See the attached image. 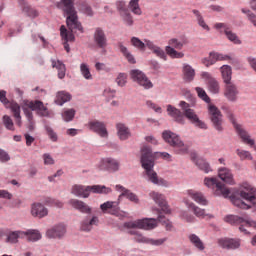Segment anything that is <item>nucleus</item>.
Wrapping results in <instances>:
<instances>
[{
	"instance_id": "nucleus-37",
	"label": "nucleus",
	"mask_w": 256,
	"mask_h": 256,
	"mask_svg": "<svg viewBox=\"0 0 256 256\" xmlns=\"http://www.w3.org/2000/svg\"><path fill=\"white\" fill-rule=\"evenodd\" d=\"M183 75H184V80L187 83H191L193 79H195V69L191 67L189 64H184L183 65Z\"/></svg>"
},
{
	"instance_id": "nucleus-13",
	"label": "nucleus",
	"mask_w": 256,
	"mask_h": 256,
	"mask_svg": "<svg viewBox=\"0 0 256 256\" xmlns=\"http://www.w3.org/2000/svg\"><path fill=\"white\" fill-rule=\"evenodd\" d=\"M216 61H231V63H237V59L217 52H211L208 58L202 60V63L205 67H211V65H215Z\"/></svg>"
},
{
	"instance_id": "nucleus-12",
	"label": "nucleus",
	"mask_w": 256,
	"mask_h": 256,
	"mask_svg": "<svg viewBox=\"0 0 256 256\" xmlns=\"http://www.w3.org/2000/svg\"><path fill=\"white\" fill-rule=\"evenodd\" d=\"M214 29H216V31H219V33H224L228 41L234 43V45H241V39H239V36H237V34L233 32V30H231V25L219 22L214 24Z\"/></svg>"
},
{
	"instance_id": "nucleus-47",
	"label": "nucleus",
	"mask_w": 256,
	"mask_h": 256,
	"mask_svg": "<svg viewBox=\"0 0 256 256\" xmlns=\"http://www.w3.org/2000/svg\"><path fill=\"white\" fill-rule=\"evenodd\" d=\"M130 43L132 47H135V49H138L139 51H145V48L147 47V43H144L138 37H132Z\"/></svg>"
},
{
	"instance_id": "nucleus-55",
	"label": "nucleus",
	"mask_w": 256,
	"mask_h": 256,
	"mask_svg": "<svg viewBox=\"0 0 256 256\" xmlns=\"http://www.w3.org/2000/svg\"><path fill=\"white\" fill-rule=\"evenodd\" d=\"M62 118H63L67 123H69V121H71L72 119L75 118V109H68V110H65V111L62 113Z\"/></svg>"
},
{
	"instance_id": "nucleus-30",
	"label": "nucleus",
	"mask_w": 256,
	"mask_h": 256,
	"mask_svg": "<svg viewBox=\"0 0 256 256\" xmlns=\"http://www.w3.org/2000/svg\"><path fill=\"white\" fill-rule=\"evenodd\" d=\"M68 203L69 205H71V207H73L77 211H80V213H91V207H89V205H87L85 202L81 200L71 199Z\"/></svg>"
},
{
	"instance_id": "nucleus-62",
	"label": "nucleus",
	"mask_w": 256,
	"mask_h": 256,
	"mask_svg": "<svg viewBox=\"0 0 256 256\" xmlns=\"http://www.w3.org/2000/svg\"><path fill=\"white\" fill-rule=\"evenodd\" d=\"M44 159V165H55V159L51 156V154H44L43 155Z\"/></svg>"
},
{
	"instance_id": "nucleus-52",
	"label": "nucleus",
	"mask_w": 256,
	"mask_h": 256,
	"mask_svg": "<svg viewBox=\"0 0 256 256\" xmlns=\"http://www.w3.org/2000/svg\"><path fill=\"white\" fill-rule=\"evenodd\" d=\"M128 75L127 73H119L116 77V83L118 87H125L127 85Z\"/></svg>"
},
{
	"instance_id": "nucleus-34",
	"label": "nucleus",
	"mask_w": 256,
	"mask_h": 256,
	"mask_svg": "<svg viewBox=\"0 0 256 256\" xmlns=\"http://www.w3.org/2000/svg\"><path fill=\"white\" fill-rule=\"evenodd\" d=\"M99 225V217L92 216L91 218H86L81 223V230L82 231H91L93 226Z\"/></svg>"
},
{
	"instance_id": "nucleus-17",
	"label": "nucleus",
	"mask_w": 256,
	"mask_h": 256,
	"mask_svg": "<svg viewBox=\"0 0 256 256\" xmlns=\"http://www.w3.org/2000/svg\"><path fill=\"white\" fill-rule=\"evenodd\" d=\"M6 237V243H17L19 239L25 237V231L0 230V239Z\"/></svg>"
},
{
	"instance_id": "nucleus-11",
	"label": "nucleus",
	"mask_w": 256,
	"mask_h": 256,
	"mask_svg": "<svg viewBox=\"0 0 256 256\" xmlns=\"http://www.w3.org/2000/svg\"><path fill=\"white\" fill-rule=\"evenodd\" d=\"M208 111L214 129H216L218 133H223V115L221 114V110H219L217 106L209 104Z\"/></svg>"
},
{
	"instance_id": "nucleus-42",
	"label": "nucleus",
	"mask_w": 256,
	"mask_h": 256,
	"mask_svg": "<svg viewBox=\"0 0 256 256\" xmlns=\"http://www.w3.org/2000/svg\"><path fill=\"white\" fill-rule=\"evenodd\" d=\"M10 109L16 119V125L21 127V106H19L17 103H12Z\"/></svg>"
},
{
	"instance_id": "nucleus-54",
	"label": "nucleus",
	"mask_w": 256,
	"mask_h": 256,
	"mask_svg": "<svg viewBox=\"0 0 256 256\" xmlns=\"http://www.w3.org/2000/svg\"><path fill=\"white\" fill-rule=\"evenodd\" d=\"M3 123L6 129H8L9 131H15V125L13 124V119H11V117L4 115Z\"/></svg>"
},
{
	"instance_id": "nucleus-14",
	"label": "nucleus",
	"mask_w": 256,
	"mask_h": 256,
	"mask_svg": "<svg viewBox=\"0 0 256 256\" xmlns=\"http://www.w3.org/2000/svg\"><path fill=\"white\" fill-rule=\"evenodd\" d=\"M130 77L135 82L138 83L141 87H144V89H151L153 87V83L143 72L140 70H132L130 71Z\"/></svg>"
},
{
	"instance_id": "nucleus-20",
	"label": "nucleus",
	"mask_w": 256,
	"mask_h": 256,
	"mask_svg": "<svg viewBox=\"0 0 256 256\" xmlns=\"http://www.w3.org/2000/svg\"><path fill=\"white\" fill-rule=\"evenodd\" d=\"M70 31V32H69ZM67 31V28L65 26H61L60 28V35L62 39L65 41L64 42V49L69 53L70 48H69V41H75V35H73V31H79V28H74V29H69Z\"/></svg>"
},
{
	"instance_id": "nucleus-43",
	"label": "nucleus",
	"mask_w": 256,
	"mask_h": 256,
	"mask_svg": "<svg viewBox=\"0 0 256 256\" xmlns=\"http://www.w3.org/2000/svg\"><path fill=\"white\" fill-rule=\"evenodd\" d=\"M80 73L86 81H93V74H91V69H89V65L86 63L80 64Z\"/></svg>"
},
{
	"instance_id": "nucleus-63",
	"label": "nucleus",
	"mask_w": 256,
	"mask_h": 256,
	"mask_svg": "<svg viewBox=\"0 0 256 256\" xmlns=\"http://www.w3.org/2000/svg\"><path fill=\"white\" fill-rule=\"evenodd\" d=\"M24 11L28 13L29 17H32V19H35V17H39V12L33 8L25 7Z\"/></svg>"
},
{
	"instance_id": "nucleus-7",
	"label": "nucleus",
	"mask_w": 256,
	"mask_h": 256,
	"mask_svg": "<svg viewBox=\"0 0 256 256\" xmlns=\"http://www.w3.org/2000/svg\"><path fill=\"white\" fill-rule=\"evenodd\" d=\"M162 137L164 141L168 143V145H171V147H174L175 152L178 153V155H185V153H188L189 146L183 143V141H181V138H179L177 134L171 131H164L162 133Z\"/></svg>"
},
{
	"instance_id": "nucleus-41",
	"label": "nucleus",
	"mask_w": 256,
	"mask_h": 256,
	"mask_svg": "<svg viewBox=\"0 0 256 256\" xmlns=\"http://www.w3.org/2000/svg\"><path fill=\"white\" fill-rule=\"evenodd\" d=\"M128 234L133 235L134 241H136V243H144L146 245H149V238L141 234L139 231L129 230Z\"/></svg>"
},
{
	"instance_id": "nucleus-32",
	"label": "nucleus",
	"mask_w": 256,
	"mask_h": 256,
	"mask_svg": "<svg viewBox=\"0 0 256 256\" xmlns=\"http://www.w3.org/2000/svg\"><path fill=\"white\" fill-rule=\"evenodd\" d=\"M188 207L189 209H191L194 215L199 219H205L206 217H208L209 219H213V215L207 214V212H205V209L200 208L199 206L195 205V203L193 202L188 203Z\"/></svg>"
},
{
	"instance_id": "nucleus-16",
	"label": "nucleus",
	"mask_w": 256,
	"mask_h": 256,
	"mask_svg": "<svg viewBox=\"0 0 256 256\" xmlns=\"http://www.w3.org/2000/svg\"><path fill=\"white\" fill-rule=\"evenodd\" d=\"M67 233V226L65 224H57L46 231L48 239H63Z\"/></svg>"
},
{
	"instance_id": "nucleus-60",
	"label": "nucleus",
	"mask_w": 256,
	"mask_h": 256,
	"mask_svg": "<svg viewBox=\"0 0 256 256\" xmlns=\"http://www.w3.org/2000/svg\"><path fill=\"white\" fill-rule=\"evenodd\" d=\"M242 13H245L249 21L256 27V15L251 12V10L242 9Z\"/></svg>"
},
{
	"instance_id": "nucleus-61",
	"label": "nucleus",
	"mask_w": 256,
	"mask_h": 256,
	"mask_svg": "<svg viewBox=\"0 0 256 256\" xmlns=\"http://www.w3.org/2000/svg\"><path fill=\"white\" fill-rule=\"evenodd\" d=\"M80 11L82 13H85V15H89L90 17L93 16V9H91V6H88L87 3H83L80 7Z\"/></svg>"
},
{
	"instance_id": "nucleus-40",
	"label": "nucleus",
	"mask_w": 256,
	"mask_h": 256,
	"mask_svg": "<svg viewBox=\"0 0 256 256\" xmlns=\"http://www.w3.org/2000/svg\"><path fill=\"white\" fill-rule=\"evenodd\" d=\"M52 67L54 69H57L58 71V78L59 79H65V73L67 71V69L65 68V64H63V62L57 60H52Z\"/></svg>"
},
{
	"instance_id": "nucleus-23",
	"label": "nucleus",
	"mask_w": 256,
	"mask_h": 256,
	"mask_svg": "<svg viewBox=\"0 0 256 256\" xmlns=\"http://www.w3.org/2000/svg\"><path fill=\"white\" fill-rule=\"evenodd\" d=\"M144 43H146V47L152 51L156 57H159L160 59H163L164 61H167V54L165 53V50H163L161 47L155 45L153 41L151 40H144Z\"/></svg>"
},
{
	"instance_id": "nucleus-39",
	"label": "nucleus",
	"mask_w": 256,
	"mask_h": 256,
	"mask_svg": "<svg viewBox=\"0 0 256 256\" xmlns=\"http://www.w3.org/2000/svg\"><path fill=\"white\" fill-rule=\"evenodd\" d=\"M67 101H71V94L66 91H59L56 94L55 103L56 105H65Z\"/></svg>"
},
{
	"instance_id": "nucleus-59",
	"label": "nucleus",
	"mask_w": 256,
	"mask_h": 256,
	"mask_svg": "<svg viewBox=\"0 0 256 256\" xmlns=\"http://www.w3.org/2000/svg\"><path fill=\"white\" fill-rule=\"evenodd\" d=\"M166 241H167V237L159 238V239L149 238L148 245H154L155 247H160V245H164Z\"/></svg>"
},
{
	"instance_id": "nucleus-58",
	"label": "nucleus",
	"mask_w": 256,
	"mask_h": 256,
	"mask_svg": "<svg viewBox=\"0 0 256 256\" xmlns=\"http://www.w3.org/2000/svg\"><path fill=\"white\" fill-rule=\"evenodd\" d=\"M0 101L5 105V107H9L11 109V104L16 102H10L9 99H7V92L4 90H0Z\"/></svg>"
},
{
	"instance_id": "nucleus-46",
	"label": "nucleus",
	"mask_w": 256,
	"mask_h": 256,
	"mask_svg": "<svg viewBox=\"0 0 256 256\" xmlns=\"http://www.w3.org/2000/svg\"><path fill=\"white\" fill-rule=\"evenodd\" d=\"M192 13H194L198 21V25L202 27V29H204L205 31H210L209 25L205 23V19L203 18V15H201V12H199V10H192Z\"/></svg>"
},
{
	"instance_id": "nucleus-48",
	"label": "nucleus",
	"mask_w": 256,
	"mask_h": 256,
	"mask_svg": "<svg viewBox=\"0 0 256 256\" xmlns=\"http://www.w3.org/2000/svg\"><path fill=\"white\" fill-rule=\"evenodd\" d=\"M208 90L210 93H213L214 95H217L221 91V87L219 86V82L217 79H213L210 82L207 83Z\"/></svg>"
},
{
	"instance_id": "nucleus-57",
	"label": "nucleus",
	"mask_w": 256,
	"mask_h": 256,
	"mask_svg": "<svg viewBox=\"0 0 256 256\" xmlns=\"http://www.w3.org/2000/svg\"><path fill=\"white\" fill-rule=\"evenodd\" d=\"M237 155L240 157L241 161H245L247 159L248 161H251L253 159V156H251V152L238 149Z\"/></svg>"
},
{
	"instance_id": "nucleus-2",
	"label": "nucleus",
	"mask_w": 256,
	"mask_h": 256,
	"mask_svg": "<svg viewBox=\"0 0 256 256\" xmlns=\"http://www.w3.org/2000/svg\"><path fill=\"white\" fill-rule=\"evenodd\" d=\"M238 195L231 197V202L238 209H252L256 207V189L248 183L241 186Z\"/></svg>"
},
{
	"instance_id": "nucleus-3",
	"label": "nucleus",
	"mask_w": 256,
	"mask_h": 256,
	"mask_svg": "<svg viewBox=\"0 0 256 256\" xmlns=\"http://www.w3.org/2000/svg\"><path fill=\"white\" fill-rule=\"evenodd\" d=\"M75 0H61L57 3V8L62 9L64 15H67L66 23L68 29H79L81 33H83V26L79 22V17L77 16V10H75V6H73Z\"/></svg>"
},
{
	"instance_id": "nucleus-6",
	"label": "nucleus",
	"mask_w": 256,
	"mask_h": 256,
	"mask_svg": "<svg viewBox=\"0 0 256 256\" xmlns=\"http://www.w3.org/2000/svg\"><path fill=\"white\" fill-rule=\"evenodd\" d=\"M189 40L187 38H182L181 40L177 38H171L168 41V46L165 47L166 54L171 57V59H183L185 53L179 52L185 45H188ZM178 49L179 51H176Z\"/></svg>"
},
{
	"instance_id": "nucleus-50",
	"label": "nucleus",
	"mask_w": 256,
	"mask_h": 256,
	"mask_svg": "<svg viewBox=\"0 0 256 256\" xmlns=\"http://www.w3.org/2000/svg\"><path fill=\"white\" fill-rule=\"evenodd\" d=\"M158 221L165 227L166 231H173V223L165 218V216L161 215V213L158 215Z\"/></svg>"
},
{
	"instance_id": "nucleus-21",
	"label": "nucleus",
	"mask_w": 256,
	"mask_h": 256,
	"mask_svg": "<svg viewBox=\"0 0 256 256\" xmlns=\"http://www.w3.org/2000/svg\"><path fill=\"white\" fill-rule=\"evenodd\" d=\"M166 107L169 117L174 119L176 123H179L180 125H185V116L183 115V112H181L178 108L171 104H168Z\"/></svg>"
},
{
	"instance_id": "nucleus-44",
	"label": "nucleus",
	"mask_w": 256,
	"mask_h": 256,
	"mask_svg": "<svg viewBox=\"0 0 256 256\" xmlns=\"http://www.w3.org/2000/svg\"><path fill=\"white\" fill-rule=\"evenodd\" d=\"M195 165L200 169V171H204V173H210L211 171V166L203 158H197L195 160Z\"/></svg>"
},
{
	"instance_id": "nucleus-9",
	"label": "nucleus",
	"mask_w": 256,
	"mask_h": 256,
	"mask_svg": "<svg viewBox=\"0 0 256 256\" xmlns=\"http://www.w3.org/2000/svg\"><path fill=\"white\" fill-rule=\"evenodd\" d=\"M204 185L205 187H208V189H212L214 191V194L217 196L227 197L228 195H231V191H229V188L225 187L217 178L215 177H205L204 178Z\"/></svg>"
},
{
	"instance_id": "nucleus-29",
	"label": "nucleus",
	"mask_w": 256,
	"mask_h": 256,
	"mask_svg": "<svg viewBox=\"0 0 256 256\" xmlns=\"http://www.w3.org/2000/svg\"><path fill=\"white\" fill-rule=\"evenodd\" d=\"M116 191L121 192L119 199H121L122 197H126L132 203H139V197H137L135 193L131 192V190L123 187L122 185H116Z\"/></svg>"
},
{
	"instance_id": "nucleus-56",
	"label": "nucleus",
	"mask_w": 256,
	"mask_h": 256,
	"mask_svg": "<svg viewBox=\"0 0 256 256\" xmlns=\"http://www.w3.org/2000/svg\"><path fill=\"white\" fill-rule=\"evenodd\" d=\"M121 17L125 25H127L128 27H131V25H133V16H131V13L124 11L121 13Z\"/></svg>"
},
{
	"instance_id": "nucleus-24",
	"label": "nucleus",
	"mask_w": 256,
	"mask_h": 256,
	"mask_svg": "<svg viewBox=\"0 0 256 256\" xmlns=\"http://www.w3.org/2000/svg\"><path fill=\"white\" fill-rule=\"evenodd\" d=\"M218 245H220L222 249H239V247H241V239H219Z\"/></svg>"
},
{
	"instance_id": "nucleus-26",
	"label": "nucleus",
	"mask_w": 256,
	"mask_h": 256,
	"mask_svg": "<svg viewBox=\"0 0 256 256\" xmlns=\"http://www.w3.org/2000/svg\"><path fill=\"white\" fill-rule=\"evenodd\" d=\"M100 167L106 171H119V161L113 158H104L101 160Z\"/></svg>"
},
{
	"instance_id": "nucleus-33",
	"label": "nucleus",
	"mask_w": 256,
	"mask_h": 256,
	"mask_svg": "<svg viewBox=\"0 0 256 256\" xmlns=\"http://www.w3.org/2000/svg\"><path fill=\"white\" fill-rule=\"evenodd\" d=\"M218 176L222 181H224V183H227L228 185H233L235 183V180H233V173H231L229 168H220L218 170Z\"/></svg>"
},
{
	"instance_id": "nucleus-10",
	"label": "nucleus",
	"mask_w": 256,
	"mask_h": 256,
	"mask_svg": "<svg viewBox=\"0 0 256 256\" xmlns=\"http://www.w3.org/2000/svg\"><path fill=\"white\" fill-rule=\"evenodd\" d=\"M126 229H144V231H151L157 227V219L143 218L135 221L124 223Z\"/></svg>"
},
{
	"instance_id": "nucleus-28",
	"label": "nucleus",
	"mask_w": 256,
	"mask_h": 256,
	"mask_svg": "<svg viewBox=\"0 0 256 256\" xmlns=\"http://www.w3.org/2000/svg\"><path fill=\"white\" fill-rule=\"evenodd\" d=\"M94 41L99 49H105L107 47V36L101 28H97L94 33Z\"/></svg>"
},
{
	"instance_id": "nucleus-18",
	"label": "nucleus",
	"mask_w": 256,
	"mask_h": 256,
	"mask_svg": "<svg viewBox=\"0 0 256 256\" xmlns=\"http://www.w3.org/2000/svg\"><path fill=\"white\" fill-rule=\"evenodd\" d=\"M224 97H226L228 101L235 103V101L239 99V88L237 87V85L233 82L225 84Z\"/></svg>"
},
{
	"instance_id": "nucleus-38",
	"label": "nucleus",
	"mask_w": 256,
	"mask_h": 256,
	"mask_svg": "<svg viewBox=\"0 0 256 256\" xmlns=\"http://www.w3.org/2000/svg\"><path fill=\"white\" fill-rule=\"evenodd\" d=\"M220 71H221L223 82L225 84L231 83V79H232V75H233V70L231 69V66L223 65L220 68Z\"/></svg>"
},
{
	"instance_id": "nucleus-27",
	"label": "nucleus",
	"mask_w": 256,
	"mask_h": 256,
	"mask_svg": "<svg viewBox=\"0 0 256 256\" xmlns=\"http://www.w3.org/2000/svg\"><path fill=\"white\" fill-rule=\"evenodd\" d=\"M188 197L190 199H193V201H195V203H198V205H203V206H207L209 205V201L207 200V198H205V195H203L201 192L197 191V190H188Z\"/></svg>"
},
{
	"instance_id": "nucleus-4",
	"label": "nucleus",
	"mask_w": 256,
	"mask_h": 256,
	"mask_svg": "<svg viewBox=\"0 0 256 256\" xmlns=\"http://www.w3.org/2000/svg\"><path fill=\"white\" fill-rule=\"evenodd\" d=\"M111 188L102 185H93V186H83L79 184H75L72 186L71 193L76 197H83L87 199L90 193H102L104 195H109L111 193Z\"/></svg>"
},
{
	"instance_id": "nucleus-53",
	"label": "nucleus",
	"mask_w": 256,
	"mask_h": 256,
	"mask_svg": "<svg viewBox=\"0 0 256 256\" xmlns=\"http://www.w3.org/2000/svg\"><path fill=\"white\" fill-rule=\"evenodd\" d=\"M45 130L49 139L52 140L53 143H57V140L59 139V137L57 136V133L55 132V130H53V128H51L49 125L45 126Z\"/></svg>"
},
{
	"instance_id": "nucleus-51",
	"label": "nucleus",
	"mask_w": 256,
	"mask_h": 256,
	"mask_svg": "<svg viewBox=\"0 0 256 256\" xmlns=\"http://www.w3.org/2000/svg\"><path fill=\"white\" fill-rule=\"evenodd\" d=\"M195 91L200 99L202 101H205V103H211V98H209V95H207V92L201 87H196Z\"/></svg>"
},
{
	"instance_id": "nucleus-22",
	"label": "nucleus",
	"mask_w": 256,
	"mask_h": 256,
	"mask_svg": "<svg viewBox=\"0 0 256 256\" xmlns=\"http://www.w3.org/2000/svg\"><path fill=\"white\" fill-rule=\"evenodd\" d=\"M32 217H38V219H43L49 215V210L41 203H34L31 206Z\"/></svg>"
},
{
	"instance_id": "nucleus-8",
	"label": "nucleus",
	"mask_w": 256,
	"mask_h": 256,
	"mask_svg": "<svg viewBox=\"0 0 256 256\" xmlns=\"http://www.w3.org/2000/svg\"><path fill=\"white\" fill-rule=\"evenodd\" d=\"M179 107L182 109L184 117H186L188 121L192 122L195 127H198L199 129H207V124L199 119L195 110L191 109V104L185 101H180Z\"/></svg>"
},
{
	"instance_id": "nucleus-35",
	"label": "nucleus",
	"mask_w": 256,
	"mask_h": 256,
	"mask_svg": "<svg viewBox=\"0 0 256 256\" xmlns=\"http://www.w3.org/2000/svg\"><path fill=\"white\" fill-rule=\"evenodd\" d=\"M188 239L191 245L195 247V249H197L198 251H205V243H203V240H201L199 236H197L196 234H190L188 236Z\"/></svg>"
},
{
	"instance_id": "nucleus-45",
	"label": "nucleus",
	"mask_w": 256,
	"mask_h": 256,
	"mask_svg": "<svg viewBox=\"0 0 256 256\" xmlns=\"http://www.w3.org/2000/svg\"><path fill=\"white\" fill-rule=\"evenodd\" d=\"M25 233V237H27L28 241H39L41 239V232L38 230H27Z\"/></svg>"
},
{
	"instance_id": "nucleus-5",
	"label": "nucleus",
	"mask_w": 256,
	"mask_h": 256,
	"mask_svg": "<svg viewBox=\"0 0 256 256\" xmlns=\"http://www.w3.org/2000/svg\"><path fill=\"white\" fill-rule=\"evenodd\" d=\"M23 111L30 123L33 121L32 111H37L38 115H41V117H48L49 115V109H47V106H45V104L39 100L24 101Z\"/></svg>"
},
{
	"instance_id": "nucleus-25",
	"label": "nucleus",
	"mask_w": 256,
	"mask_h": 256,
	"mask_svg": "<svg viewBox=\"0 0 256 256\" xmlns=\"http://www.w3.org/2000/svg\"><path fill=\"white\" fill-rule=\"evenodd\" d=\"M102 213H109L110 215H117L119 213V202L107 201L100 205Z\"/></svg>"
},
{
	"instance_id": "nucleus-15",
	"label": "nucleus",
	"mask_w": 256,
	"mask_h": 256,
	"mask_svg": "<svg viewBox=\"0 0 256 256\" xmlns=\"http://www.w3.org/2000/svg\"><path fill=\"white\" fill-rule=\"evenodd\" d=\"M86 127L90 131H93L94 133H97L100 137H103L104 139H107L109 137V132H107V126L105 123L99 121V120H91L86 124Z\"/></svg>"
},
{
	"instance_id": "nucleus-31",
	"label": "nucleus",
	"mask_w": 256,
	"mask_h": 256,
	"mask_svg": "<svg viewBox=\"0 0 256 256\" xmlns=\"http://www.w3.org/2000/svg\"><path fill=\"white\" fill-rule=\"evenodd\" d=\"M117 135L120 141H127L131 137V130L123 123L116 124Z\"/></svg>"
},
{
	"instance_id": "nucleus-49",
	"label": "nucleus",
	"mask_w": 256,
	"mask_h": 256,
	"mask_svg": "<svg viewBox=\"0 0 256 256\" xmlns=\"http://www.w3.org/2000/svg\"><path fill=\"white\" fill-rule=\"evenodd\" d=\"M129 9L130 11H132V13H134V15H141V13H143L141 11V7L139 6V0H131L129 2Z\"/></svg>"
},
{
	"instance_id": "nucleus-19",
	"label": "nucleus",
	"mask_w": 256,
	"mask_h": 256,
	"mask_svg": "<svg viewBox=\"0 0 256 256\" xmlns=\"http://www.w3.org/2000/svg\"><path fill=\"white\" fill-rule=\"evenodd\" d=\"M149 196L159 207L161 208V211L168 215L171 213V209L169 208V205H167V201L165 200V196L163 194H160L158 192H150Z\"/></svg>"
},
{
	"instance_id": "nucleus-64",
	"label": "nucleus",
	"mask_w": 256,
	"mask_h": 256,
	"mask_svg": "<svg viewBox=\"0 0 256 256\" xmlns=\"http://www.w3.org/2000/svg\"><path fill=\"white\" fill-rule=\"evenodd\" d=\"M48 205H53L54 207H57L58 209L63 208V202L55 199H49L47 201Z\"/></svg>"
},
{
	"instance_id": "nucleus-36",
	"label": "nucleus",
	"mask_w": 256,
	"mask_h": 256,
	"mask_svg": "<svg viewBox=\"0 0 256 256\" xmlns=\"http://www.w3.org/2000/svg\"><path fill=\"white\" fill-rule=\"evenodd\" d=\"M118 48L120 49V53H122L125 59H127L128 63H131V65H135V63H137L133 54L129 52V49L125 45H123V43L119 42Z\"/></svg>"
},
{
	"instance_id": "nucleus-1",
	"label": "nucleus",
	"mask_w": 256,
	"mask_h": 256,
	"mask_svg": "<svg viewBox=\"0 0 256 256\" xmlns=\"http://www.w3.org/2000/svg\"><path fill=\"white\" fill-rule=\"evenodd\" d=\"M155 157H162V159H165L166 161H171V155L167 152H156L153 154L151 148L148 146H144L141 149V165L143 169H145L149 181L154 185L167 187L169 185L167 180L159 178L157 172L153 170V167H155Z\"/></svg>"
}]
</instances>
